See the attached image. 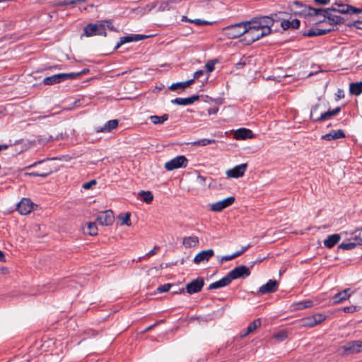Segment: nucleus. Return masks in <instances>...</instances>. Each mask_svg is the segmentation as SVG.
Returning a JSON list of instances; mask_svg holds the SVG:
<instances>
[{"instance_id":"57","label":"nucleus","mask_w":362,"mask_h":362,"mask_svg":"<svg viewBox=\"0 0 362 362\" xmlns=\"http://www.w3.org/2000/svg\"><path fill=\"white\" fill-rule=\"evenodd\" d=\"M335 96H336V100H339L341 98H344V90L342 89L339 88L337 90V93H335Z\"/></svg>"},{"instance_id":"60","label":"nucleus","mask_w":362,"mask_h":362,"mask_svg":"<svg viewBox=\"0 0 362 362\" xmlns=\"http://www.w3.org/2000/svg\"><path fill=\"white\" fill-rule=\"evenodd\" d=\"M207 112L209 115H216L218 112V107L216 106L214 107H211V108L208 109Z\"/></svg>"},{"instance_id":"50","label":"nucleus","mask_w":362,"mask_h":362,"mask_svg":"<svg viewBox=\"0 0 362 362\" xmlns=\"http://www.w3.org/2000/svg\"><path fill=\"white\" fill-rule=\"evenodd\" d=\"M313 322H316V325L321 323L325 320V316L322 314H315L313 315Z\"/></svg>"},{"instance_id":"29","label":"nucleus","mask_w":362,"mask_h":362,"mask_svg":"<svg viewBox=\"0 0 362 362\" xmlns=\"http://www.w3.org/2000/svg\"><path fill=\"white\" fill-rule=\"evenodd\" d=\"M308 6L300 1H294L291 6V11H293L295 14H305L308 11Z\"/></svg>"},{"instance_id":"49","label":"nucleus","mask_w":362,"mask_h":362,"mask_svg":"<svg viewBox=\"0 0 362 362\" xmlns=\"http://www.w3.org/2000/svg\"><path fill=\"white\" fill-rule=\"evenodd\" d=\"M102 23H103V25H104L105 31H106V28H107L109 30H110L112 31L116 30V29L115 28V27L112 24V20H103V21H102Z\"/></svg>"},{"instance_id":"33","label":"nucleus","mask_w":362,"mask_h":362,"mask_svg":"<svg viewBox=\"0 0 362 362\" xmlns=\"http://www.w3.org/2000/svg\"><path fill=\"white\" fill-rule=\"evenodd\" d=\"M139 196L141 201L146 204L151 203L153 199V195L151 191L141 190L139 192Z\"/></svg>"},{"instance_id":"40","label":"nucleus","mask_w":362,"mask_h":362,"mask_svg":"<svg viewBox=\"0 0 362 362\" xmlns=\"http://www.w3.org/2000/svg\"><path fill=\"white\" fill-rule=\"evenodd\" d=\"M301 326L307 327H313L316 326V322H313V315L301 320Z\"/></svg>"},{"instance_id":"44","label":"nucleus","mask_w":362,"mask_h":362,"mask_svg":"<svg viewBox=\"0 0 362 362\" xmlns=\"http://www.w3.org/2000/svg\"><path fill=\"white\" fill-rule=\"evenodd\" d=\"M274 337L279 341H283L288 337V334L286 331L281 330L275 334Z\"/></svg>"},{"instance_id":"36","label":"nucleus","mask_w":362,"mask_h":362,"mask_svg":"<svg viewBox=\"0 0 362 362\" xmlns=\"http://www.w3.org/2000/svg\"><path fill=\"white\" fill-rule=\"evenodd\" d=\"M168 119V115L164 114L162 116L151 115L149 117V119L154 124H163Z\"/></svg>"},{"instance_id":"25","label":"nucleus","mask_w":362,"mask_h":362,"mask_svg":"<svg viewBox=\"0 0 362 362\" xmlns=\"http://www.w3.org/2000/svg\"><path fill=\"white\" fill-rule=\"evenodd\" d=\"M230 283L231 281L230 279L228 278V275H226L220 280L211 284L208 287V290L220 288L228 286Z\"/></svg>"},{"instance_id":"6","label":"nucleus","mask_w":362,"mask_h":362,"mask_svg":"<svg viewBox=\"0 0 362 362\" xmlns=\"http://www.w3.org/2000/svg\"><path fill=\"white\" fill-rule=\"evenodd\" d=\"M251 272L249 267L245 265H239L230 271L227 275L230 281H232L238 279H245L249 276Z\"/></svg>"},{"instance_id":"59","label":"nucleus","mask_w":362,"mask_h":362,"mask_svg":"<svg viewBox=\"0 0 362 362\" xmlns=\"http://www.w3.org/2000/svg\"><path fill=\"white\" fill-rule=\"evenodd\" d=\"M204 74V70H198L194 74V77L196 80H199L201 76H202Z\"/></svg>"},{"instance_id":"58","label":"nucleus","mask_w":362,"mask_h":362,"mask_svg":"<svg viewBox=\"0 0 362 362\" xmlns=\"http://www.w3.org/2000/svg\"><path fill=\"white\" fill-rule=\"evenodd\" d=\"M160 250V247L157 245L154 246V247L146 255V256H153V255H155L158 253V252Z\"/></svg>"},{"instance_id":"3","label":"nucleus","mask_w":362,"mask_h":362,"mask_svg":"<svg viewBox=\"0 0 362 362\" xmlns=\"http://www.w3.org/2000/svg\"><path fill=\"white\" fill-rule=\"evenodd\" d=\"M248 23L254 25V28H259L261 30L267 33L269 35L272 33V23L269 16H259L252 18L248 21Z\"/></svg>"},{"instance_id":"47","label":"nucleus","mask_w":362,"mask_h":362,"mask_svg":"<svg viewBox=\"0 0 362 362\" xmlns=\"http://www.w3.org/2000/svg\"><path fill=\"white\" fill-rule=\"evenodd\" d=\"M216 62V60H209L206 63L205 68L209 73L212 72L215 69V64Z\"/></svg>"},{"instance_id":"21","label":"nucleus","mask_w":362,"mask_h":362,"mask_svg":"<svg viewBox=\"0 0 362 362\" xmlns=\"http://www.w3.org/2000/svg\"><path fill=\"white\" fill-rule=\"evenodd\" d=\"M325 18L327 19V23L329 25H341L345 23V20L340 16L333 15L327 11L326 14H324ZM325 22V19L322 20L320 23Z\"/></svg>"},{"instance_id":"30","label":"nucleus","mask_w":362,"mask_h":362,"mask_svg":"<svg viewBox=\"0 0 362 362\" xmlns=\"http://www.w3.org/2000/svg\"><path fill=\"white\" fill-rule=\"evenodd\" d=\"M340 239L341 236L339 234L335 233L330 235L324 240V245L327 248H332L339 243Z\"/></svg>"},{"instance_id":"42","label":"nucleus","mask_w":362,"mask_h":362,"mask_svg":"<svg viewBox=\"0 0 362 362\" xmlns=\"http://www.w3.org/2000/svg\"><path fill=\"white\" fill-rule=\"evenodd\" d=\"M313 305V302L310 300L300 301L297 303V308L299 310L310 308Z\"/></svg>"},{"instance_id":"61","label":"nucleus","mask_w":362,"mask_h":362,"mask_svg":"<svg viewBox=\"0 0 362 362\" xmlns=\"http://www.w3.org/2000/svg\"><path fill=\"white\" fill-rule=\"evenodd\" d=\"M233 259H235V257L233 256V254L230 255H225V256L222 257V258L221 259V262L223 263V262L230 261Z\"/></svg>"},{"instance_id":"55","label":"nucleus","mask_w":362,"mask_h":362,"mask_svg":"<svg viewBox=\"0 0 362 362\" xmlns=\"http://www.w3.org/2000/svg\"><path fill=\"white\" fill-rule=\"evenodd\" d=\"M349 27H354L357 29L362 30V21H355L351 23L347 24Z\"/></svg>"},{"instance_id":"31","label":"nucleus","mask_w":362,"mask_h":362,"mask_svg":"<svg viewBox=\"0 0 362 362\" xmlns=\"http://www.w3.org/2000/svg\"><path fill=\"white\" fill-rule=\"evenodd\" d=\"M86 0H62L58 1L56 3H52V1H49V4L52 6H67V5H75L76 4H81L85 2Z\"/></svg>"},{"instance_id":"27","label":"nucleus","mask_w":362,"mask_h":362,"mask_svg":"<svg viewBox=\"0 0 362 362\" xmlns=\"http://www.w3.org/2000/svg\"><path fill=\"white\" fill-rule=\"evenodd\" d=\"M300 21L297 18H295L291 21L284 19L282 20L281 23V27L284 30H286L289 28L298 29L300 27Z\"/></svg>"},{"instance_id":"32","label":"nucleus","mask_w":362,"mask_h":362,"mask_svg":"<svg viewBox=\"0 0 362 362\" xmlns=\"http://www.w3.org/2000/svg\"><path fill=\"white\" fill-rule=\"evenodd\" d=\"M199 243V238L197 236L185 237L183 239L182 244L186 247H195Z\"/></svg>"},{"instance_id":"53","label":"nucleus","mask_w":362,"mask_h":362,"mask_svg":"<svg viewBox=\"0 0 362 362\" xmlns=\"http://www.w3.org/2000/svg\"><path fill=\"white\" fill-rule=\"evenodd\" d=\"M357 310V307L355 305L346 306L343 308V311L346 313H353Z\"/></svg>"},{"instance_id":"23","label":"nucleus","mask_w":362,"mask_h":362,"mask_svg":"<svg viewBox=\"0 0 362 362\" xmlns=\"http://www.w3.org/2000/svg\"><path fill=\"white\" fill-rule=\"evenodd\" d=\"M118 124H119V122L117 119L109 120L103 127H98L96 129V132H98V133L110 132L112 130H113L117 127Z\"/></svg>"},{"instance_id":"12","label":"nucleus","mask_w":362,"mask_h":362,"mask_svg":"<svg viewBox=\"0 0 362 362\" xmlns=\"http://www.w3.org/2000/svg\"><path fill=\"white\" fill-rule=\"evenodd\" d=\"M74 79V75L70 73H60L52 76H47V85H54L66 80Z\"/></svg>"},{"instance_id":"11","label":"nucleus","mask_w":362,"mask_h":362,"mask_svg":"<svg viewBox=\"0 0 362 362\" xmlns=\"http://www.w3.org/2000/svg\"><path fill=\"white\" fill-rule=\"evenodd\" d=\"M235 198L234 197H228L223 200L212 204L210 206V209L214 212H220L226 208L231 206L235 202Z\"/></svg>"},{"instance_id":"54","label":"nucleus","mask_w":362,"mask_h":362,"mask_svg":"<svg viewBox=\"0 0 362 362\" xmlns=\"http://www.w3.org/2000/svg\"><path fill=\"white\" fill-rule=\"evenodd\" d=\"M169 10H170V6H169L168 1L162 2L158 7V11H169Z\"/></svg>"},{"instance_id":"38","label":"nucleus","mask_w":362,"mask_h":362,"mask_svg":"<svg viewBox=\"0 0 362 362\" xmlns=\"http://www.w3.org/2000/svg\"><path fill=\"white\" fill-rule=\"evenodd\" d=\"M87 234L90 235H96L98 234V227L96 223L94 222H90L88 224L87 227Z\"/></svg>"},{"instance_id":"22","label":"nucleus","mask_w":362,"mask_h":362,"mask_svg":"<svg viewBox=\"0 0 362 362\" xmlns=\"http://www.w3.org/2000/svg\"><path fill=\"white\" fill-rule=\"evenodd\" d=\"M199 99V95H194L188 98H176L171 100L173 104H176L178 105H189L194 103L195 101Z\"/></svg>"},{"instance_id":"48","label":"nucleus","mask_w":362,"mask_h":362,"mask_svg":"<svg viewBox=\"0 0 362 362\" xmlns=\"http://www.w3.org/2000/svg\"><path fill=\"white\" fill-rule=\"evenodd\" d=\"M173 284L168 283L165 284L163 285H160L157 288V292L158 293H164L168 291L170 288L172 287Z\"/></svg>"},{"instance_id":"14","label":"nucleus","mask_w":362,"mask_h":362,"mask_svg":"<svg viewBox=\"0 0 362 362\" xmlns=\"http://www.w3.org/2000/svg\"><path fill=\"white\" fill-rule=\"evenodd\" d=\"M247 164L243 163L238 165L235 166L232 169L228 170L226 171V175L228 177L232 178H239L243 177L247 170Z\"/></svg>"},{"instance_id":"8","label":"nucleus","mask_w":362,"mask_h":362,"mask_svg":"<svg viewBox=\"0 0 362 362\" xmlns=\"http://www.w3.org/2000/svg\"><path fill=\"white\" fill-rule=\"evenodd\" d=\"M330 11L338 12L344 14L360 13H362V9L357 8L353 6L348 4H337L335 3L332 7L329 8Z\"/></svg>"},{"instance_id":"39","label":"nucleus","mask_w":362,"mask_h":362,"mask_svg":"<svg viewBox=\"0 0 362 362\" xmlns=\"http://www.w3.org/2000/svg\"><path fill=\"white\" fill-rule=\"evenodd\" d=\"M357 245H358L357 241L356 243H341L340 245H339L338 248L344 250H350L355 248Z\"/></svg>"},{"instance_id":"34","label":"nucleus","mask_w":362,"mask_h":362,"mask_svg":"<svg viewBox=\"0 0 362 362\" xmlns=\"http://www.w3.org/2000/svg\"><path fill=\"white\" fill-rule=\"evenodd\" d=\"M350 93L358 95L362 93V81L351 83L349 88Z\"/></svg>"},{"instance_id":"20","label":"nucleus","mask_w":362,"mask_h":362,"mask_svg":"<svg viewBox=\"0 0 362 362\" xmlns=\"http://www.w3.org/2000/svg\"><path fill=\"white\" fill-rule=\"evenodd\" d=\"M335 30L334 28H329V29H320V28H313L308 31L303 33V36L313 37L315 36H321L326 34L329 33L332 31Z\"/></svg>"},{"instance_id":"63","label":"nucleus","mask_w":362,"mask_h":362,"mask_svg":"<svg viewBox=\"0 0 362 362\" xmlns=\"http://www.w3.org/2000/svg\"><path fill=\"white\" fill-rule=\"evenodd\" d=\"M316 4L320 5H326L330 2V0H313Z\"/></svg>"},{"instance_id":"64","label":"nucleus","mask_w":362,"mask_h":362,"mask_svg":"<svg viewBox=\"0 0 362 362\" xmlns=\"http://www.w3.org/2000/svg\"><path fill=\"white\" fill-rule=\"evenodd\" d=\"M354 240L357 241V243L359 245H362V238H361V234H359L358 235H355Z\"/></svg>"},{"instance_id":"2","label":"nucleus","mask_w":362,"mask_h":362,"mask_svg":"<svg viewBox=\"0 0 362 362\" xmlns=\"http://www.w3.org/2000/svg\"><path fill=\"white\" fill-rule=\"evenodd\" d=\"M246 25L247 32H245V35L242 40L246 45H250L253 42L268 35L267 33L261 30L260 29L256 28H254V25L249 24L248 21H247Z\"/></svg>"},{"instance_id":"35","label":"nucleus","mask_w":362,"mask_h":362,"mask_svg":"<svg viewBox=\"0 0 362 362\" xmlns=\"http://www.w3.org/2000/svg\"><path fill=\"white\" fill-rule=\"evenodd\" d=\"M327 11H329V8H313L310 6H308V11H307V13L310 16H318L321 13H324V14H326L327 13Z\"/></svg>"},{"instance_id":"17","label":"nucleus","mask_w":362,"mask_h":362,"mask_svg":"<svg viewBox=\"0 0 362 362\" xmlns=\"http://www.w3.org/2000/svg\"><path fill=\"white\" fill-rule=\"evenodd\" d=\"M278 282L276 280H269L265 284L259 288L261 294L271 293L275 292L278 288Z\"/></svg>"},{"instance_id":"10","label":"nucleus","mask_w":362,"mask_h":362,"mask_svg":"<svg viewBox=\"0 0 362 362\" xmlns=\"http://www.w3.org/2000/svg\"><path fill=\"white\" fill-rule=\"evenodd\" d=\"M204 286V280L202 277H198L186 285V291L192 295L199 293Z\"/></svg>"},{"instance_id":"46","label":"nucleus","mask_w":362,"mask_h":362,"mask_svg":"<svg viewBox=\"0 0 362 362\" xmlns=\"http://www.w3.org/2000/svg\"><path fill=\"white\" fill-rule=\"evenodd\" d=\"M187 88V86L185 84V82H178L173 83L170 87L169 89L172 91H175L177 90L178 88H180L182 90H184Z\"/></svg>"},{"instance_id":"51","label":"nucleus","mask_w":362,"mask_h":362,"mask_svg":"<svg viewBox=\"0 0 362 362\" xmlns=\"http://www.w3.org/2000/svg\"><path fill=\"white\" fill-rule=\"evenodd\" d=\"M97 182L95 180H91L89 182H84L82 185V187L85 189H90L93 185H95Z\"/></svg>"},{"instance_id":"16","label":"nucleus","mask_w":362,"mask_h":362,"mask_svg":"<svg viewBox=\"0 0 362 362\" xmlns=\"http://www.w3.org/2000/svg\"><path fill=\"white\" fill-rule=\"evenodd\" d=\"M214 255V251L212 249L203 250L199 252L194 258V262L199 264L203 262H208L211 257Z\"/></svg>"},{"instance_id":"19","label":"nucleus","mask_w":362,"mask_h":362,"mask_svg":"<svg viewBox=\"0 0 362 362\" xmlns=\"http://www.w3.org/2000/svg\"><path fill=\"white\" fill-rule=\"evenodd\" d=\"M346 137L345 132L342 129L332 130L329 133L322 135L321 139L326 141H333Z\"/></svg>"},{"instance_id":"41","label":"nucleus","mask_w":362,"mask_h":362,"mask_svg":"<svg viewBox=\"0 0 362 362\" xmlns=\"http://www.w3.org/2000/svg\"><path fill=\"white\" fill-rule=\"evenodd\" d=\"M283 14H284V13L279 12V13H272L271 15L269 16V17L272 20V26L274 25L275 22H279V21L281 22L282 20H284V18H283L281 17V16Z\"/></svg>"},{"instance_id":"18","label":"nucleus","mask_w":362,"mask_h":362,"mask_svg":"<svg viewBox=\"0 0 362 362\" xmlns=\"http://www.w3.org/2000/svg\"><path fill=\"white\" fill-rule=\"evenodd\" d=\"M362 348V341H352L348 342L346 344L343 346V349L345 354L357 353L361 351Z\"/></svg>"},{"instance_id":"5","label":"nucleus","mask_w":362,"mask_h":362,"mask_svg":"<svg viewBox=\"0 0 362 362\" xmlns=\"http://www.w3.org/2000/svg\"><path fill=\"white\" fill-rule=\"evenodd\" d=\"M84 35L87 37L94 35H103L106 36L107 33L105 31V28L102 21H98L95 23H89L86 25L84 28Z\"/></svg>"},{"instance_id":"24","label":"nucleus","mask_w":362,"mask_h":362,"mask_svg":"<svg viewBox=\"0 0 362 362\" xmlns=\"http://www.w3.org/2000/svg\"><path fill=\"white\" fill-rule=\"evenodd\" d=\"M351 296V288H346L343 291L336 293L333 297L332 300L334 303H340Z\"/></svg>"},{"instance_id":"26","label":"nucleus","mask_w":362,"mask_h":362,"mask_svg":"<svg viewBox=\"0 0 362 362\" xmlns=\"http://www.w3.org/2000/svg\"><path fill=\"white\" fill-rule=\"evenodd\" d=\"M262 325V321L260 318L255 320L253 322H250L245 331L243 333H240V338H244L249 334L253 332L256 329Z\"/></svg>"},{"instance_id":"9","label":"nucleus","mask_w":362,"mask_h":362,"mask_svg":"<svg viewBox=\"0 0 362 362\" xmlns=\"http://www.w3.org/2000/svg\"><path fill=\"white\" fill-rule=\"evenodd\" d=\"M115 220L113 211L112 210H106L100 212L96 217V221L101 226H110Z\"/></svg>"},{"instance_id":"62","label":"nucleus","mask_w":362,"mask_h":362,"mask_svg":"<svg viewBox=\"0 0 362 362\" xmlns=\"http://www.w3.org/2000/svg\"><path fill=\"white\" fill-rule=\"evenodd\" d=\"M245 64H246L245 61L243 60V59H241L239 62L235 64V68L237 69H242Z\"/></svg>"},{"instance_id":"52","label":"nucleus","mask_w":362,"mask_h":362,"mask_svg":"<svg viewBox=\"0 0 362 362\" xmlns=\"http://www.w3.org/2000/svg\"><path fill=\"white\" fill-rule=\"evenodd\" d=\"M89 71H90L89 69L85 68L79 72L70 73V74L74 75V79H76L81 75L86 74L89 73Z\"/></svg>"},{"instance_id":"7","label":"nucleus","mask_w":362,"mask_h":362,"mask_svg":"<svg viewBox=\"0 0 362 362\" xmlns=\"http://www.w3.org/2000/svg\"><path fill=\"white\" fill-rule=\"evenodd\" d=\"M188 160L185 156H177L166 162L165 164V168L167 170H173L180 168H186Z\"/></svg>"},{"instance_id":"37","label":"nucleus","mask_w":362,"mask_h":362,"mask_svg":"<svg viewBox=\"0 0 362 362\" xmlns=\"http://www.w3.org/2000/svg\"><path fill=\"white\" fill-rule=\"evenodd\" d=\"M216 141L215 139H202L198 141H194L192 143V146H207L209 144H215Z\"/></svg>"},{"instance_id":"13","label":"nucleus","mask_w":362,"mask_h":362,"mask_svg":"<svg viewBox=\"0 0 362 362\" xmlns=\"http://www.w3.org/2000/svg\"><path fill=\"white\" fill-rule=\"evenodd\" d=\"M148 36L145 35H139V34H132L129 35H127L124 37H122L119 39V41L117 43L115 47V49L117 50L119 49L122 45L132 42H137L139 40H144L147 38Z\"/></svg>"},{"instance_id":"15","label":"nucleus","mask_w":362,"mask_h":362,"mask_svg":"<svg viewBox=\"0 0 362 362\" xmlns=\"http://www.w3.org/2000/svg\"><path fill=\"white\" fill-rule=\"evenodd\" d=\"M33 203L30 199L23 198L17 205V210L21 215H26L33 209Z\"/></svg>"},{"instance_id":"1","label":"nucleus","mask_w":362,"mask_h":362,"mask_svg":"<svg viewBox=\"0 0 362 362\" xmlns=\"http://www.w3.org/2000/svg\"><path fill=\"white\" fill-rule=\"evenodd\" d=\"M320 107V104H316L311 108L310 119L314 122H322L330 119L332 117L337 115L341 110V107H337L333 110L321 112L319 117H315L316 111Z\"/></svg>"},{"instance_id":"56","label":"nucleus","mask_w":362,"mask_h":362,"mask_svg":"<svg viewBox=\"0 0 362 362\" xmlns=\"http://www.w3.org/2000/svg\"><path fill=\"white\" fill-rule=\"evenodd\" d=\"M190 22L195 23L197 25H210L211 24V22L203 21L201 19H195L194 21H190Z\"/></svg>"},{"instance_id":"4","label":"nucleus","mask_w":362,"mask_h":362,"mask_svg":"<svg viewBox=\"0 0 362 362\" xmlns=\"http://www.w3.org/2000/svg\"><path fill=\"white\" fill-rule=\"evenodd\" d=\"M246 24L247 21L232 24L223 28V32L229 39H235L245 35V32H247Z\"/></svg>"},{"instance_id":"45","label":"nucleus","mask_w":362,"mask_h":362,"mask_svg":"<svg viewBox=\"0 0 362 362\" xmlns=\"http://www.w3.org/2000/svg\"><path fill=\"white\" fill-rule=\"evenodd\" d=\"M131 214L129 213H126L123 216H119V218L122 220V224L126 226H131L132 222L130 220Z\"/></svg>"},{"instance_id":"43","label":"nucleus","mask_w":362,"mask_h":362,"mask_svg":"<svg viewBox=\"0 0 362 362\" xmlns=\"http://www.w3.org/2000/svg\"><path fill=\"white\" fill-rule=\"evenodd\" d=\"M64 136L62 132H59L57 134H54V133L51 134L48 138H47V143L52 142L55 140H59L63 139Z\"/></svg>"},{"instance_id":"28","label":"nucleus","mask_w":362,"mask_h":362,"mask_svg":"<svg viewBox=\"0 0 362 362\" xmlns=\"http://www.w3.org/2000/svg\"><path fill=\"white\" fill-rule=\"evenodd\" d=\"M252 136V132L246 128H240L235 133V138L238 140L250 139Z\"/></svg>"}]
</instances>
